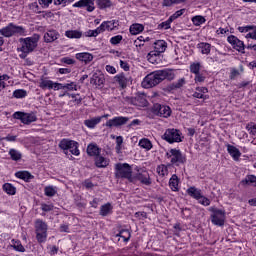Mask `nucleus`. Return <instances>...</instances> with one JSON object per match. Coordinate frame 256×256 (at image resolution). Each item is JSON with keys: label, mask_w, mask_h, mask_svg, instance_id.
<instances>
[{"label": "nucleus", "mask_w": 256, "mask_h": 256, "mask_svg": "<svg viewBox=\"0 0 256 256\" xmlns=\"http://www.w3.org/2000/svg\"><path fill=\"white\" fill-rule=\"evenodd\" d=\"M171 23H173V21L168 18V20L158 25V29H171Z\"/></svg>", "instance_id": "8fccbe9b"}, {"label": "nucleus", "mask_w": 256, "mask_h": 256, "mask_svg": "<svg viewBox=\"0 0 256 256\" xmlns=\"http://www.w3.org/2000/svg\"><path fill=\"white\" fill-rule=\"evenodd\" d=\"M200 199L201 205H204L205 207H209V205H211V200H209L207 197L201 195Z\"/></svg>", "instance_id": "4d7b16f0"}, {"label": "nucleus", "mask_w": 256, "mask_h": 256, "mask_svg": "<svg viewBox=\"0 0 256 256\" xmlns=\"http://www.w3.org/2000/svg\"><path fill=\"white\" fill-rule=\"evenodd\" d=\"M120 67H121V69H123L125 71H129V63H127L123 60H120Z\"/></svg>", "instance_id": "69168bd1"}, {"label": "nucleus", "mask_w": 256, "mask_h": 256, "mask_svg": "<svg viewBox=\"0 0 256 256\" xmlns=\"http://www.w3.org/2000/svg\"><path fill=\"white\" fill-rule=\"evenodd\" d=\"M13 97H15V99H25L27 92L23 89H17L13 92Z\"/></svg>", "instance_id": "37998d69"}, {"label": "nucleus", "mask_w": 256, "mask_h": 256, "mask_svg": "<svg viewBox=\"0 0 256 256\" xmlns=\"http://www.w3.org/2000/svg\"><path fill=\"white\" fill-rule=\"evenodd\" d=\"M99 9H107L113 5L111 0H96Z\"/></svg>", "instance_id": "ea45409f"}, {"label": "nucleus", "mask_w": 256, "mask_h": 256, "mask_svg": "<svg viewBox=\"0 0 256 256\" xmlns=\"http://www.w3.org/2000/svg\"><path fill=\"white\" fill-rule=\"evenodd\" d=\"M53 81L51 80H41L39 84L40 89H53Z\"/></svg>", "instance_id": "79ce46f5"}, {"label": "nucleus", "mask_w": 256, "mask_h": 256, "mask_svg": "<svg viewBox=\"0 0 256 256\" xmlns=\"http://www.w3.org/2000/svg\"><path fill=\"white\" fill-rule=\"evenodd\" d=\"M64 89H67V91H77V85L75 84V82L64 84Z\"/></svg>", "instance_id": "6e6d98bb"}, {"label": "nucleus", "mask_w": 256, "mask_h": 256, "mask_svg": "<svg viewBox=\"0 0 256 256\" xmlns=\"http://www.w3.org/2000/svg\"><path fill=\"white\" fill-rule=\"evenodd\" d=\"M50 249V255H57V253H59V247L57 246H50L49 247Z\"/></svg>", "instance_id": "0e129e2a"}, {"label": "nucleus", "mask_w": 256, "mask_h": 256, "mask_svg": "<svg viewBox=\"0 0 256 256\" xmlns=\"http://www.w3.org/2000/svg\"><path fill=\"white\" fill-rule=\"evenodd\" d=\"M185 13V8L180 9L178 11H176L174 14H172L169 19L170 21H175V19H179V17H181V15H183Z\"/></svg>", "instance_id": "09e8293b"}, {"label": "nucleus", "mask_w": 256, "mask_h": 256, "mask_svg": "<svg viewBox=\"0 0 256 256\" xmlns=\"http://www.w3.org/2000/svg\"><path fill=\"white\" fill-rule=\"evenodd\" d=\"M187 83V81L185 80V78H180L177 80V82H174L170 85H168L164 91H166V93H173V91H177L178 89H182V87Z\"/></svg>", "instance_id": "f3484780"}, {"label": "nucleus", "mask_w": 256, "mask_h": 256, "mask_svg": "<svg viewBox=\"0 0 256 256\" xmlns=\"http://www.w3.org/2000/svg\"><path fill=\"white\" fill-rule=\"evenodd\" d=\"M60 149L64 150L65 155H68L69 151L72 155L79 156V143L69 139H62L59 143Z\"/></svg>", "instance_id": "39448f33"}, {"label": "nucleus", "mask_w": 256, "mask_h": 256, "mask_svg": "<svg viewBox=\"0 0 256 256\" xmlns=\"http://www.w3.org/2000/svg\"><path fill=\"white\" fill-rule=\"evenodd\" d=\"M169 186L172 191H179V177L174 174L169 180Z\"/></svg>", "instance_id": "cd10ccee"}, {"label": "nucleus", "mask_w": 256, "mask_h": 256, "mask_svg": "<svg viewBox=\"0 0 256 256\" xmlns=\"http://www.w3.org/2000/svg\"><path fill=\"white\" fill-rule=\"evenodd\" d=\"M241 185H251L252 187H256V176L247 175L245 179L241 180Z\"/></svg>", "instance_id": "c85d7f7f"}, {"label": "nucleus", "mask_w": 256, "mask_h": 256, "mask_svg": "<svg viewBox=\"0 0 256 256\" xmlns=\"http://www.w3.org/2000/svg\"><path fill=\"white\" fill-rule=\"evenodd\" d=\"M112 210L113 206H111V203L104 204L100 208V215L102 217H107V215H109V213H111Z\"/></svg>", "instance_id": "f704fd0d"}, {"label": "nucleus", "mask_w": 256, "mask_h": 256, "mask_svg": "<svg viewBox=\"0 0 256 256\" xmlns=\"http://www.w3.org/2000/svg\"><path fill=\"white\" fill-rule=\"evenodd\" d=\"M12 247L15 251H19L20 253H25V247L21 244V241L12 240Z\"/></svg>", "instance_id": "a19ab883"}, {"label": "nucleus", "mask_w": 256, "mask_h": 256, "mask_svg": "<svg viewBox=\"0 0 256 256\" xmlns=\"http://www.w3.org/2000/svg\"><path fill=\"white\" fill-rule=\"evenodd\" d=\"M117 25H119V24L115 21H107L106 29H107V31H113V29H115V27H117Z\"/></svg>", "instance_id": "5fc2aeb1"}, {"label": "nucleus", "mask_w": 256, "mask_h": 256, "mask_svg": "<svg viewBox=\"0 0 256 256\" xmlns=\"http://www.w3.org/2000/svg\"><path fill=\"white\" fill-rule=\"evenodd\" d=\"M161 54H159L158 52H155V50L151 51L148 55H147V59L149 61V63H152L153 65L159 63V56Z\"/></svg>", "instance_id": "7c9ffc66"}, {"label": "nucleus", "mask_w": 256, "mask_h": 256, "mask_svg": "<svg viewBox=\"0 0 256 256\" xmlns=\"http://www.w3.org/2000/svg\"><path fill=\"white\" fill-rule=\"evenodd\" d=\"M101 150L99 149V147L95 144H90L87 147V154L90 157H97V155H100Z\"/></svg>", "instance_id": "a878e982"}, {"label": "nucleus", "mask_w": 256, "mask_h": 256, "mask_svg": "<svg viewBox=\"0 0 256 256\" xmlns=\"http://www.w3.org/2000/svg\"><path fill=\"white\" fill-rule=\"evenodd\" d=\"M121 41H123L122 35H117L110 39L111 45H119V43H121Z\"/></svg>", "instance_id": "603ef678"}, {"label": "nucleus", "mask_w": 256, "mask_h": 256, "mask_svg": "<svg viewBox=\"0 0 256 256\" xmlns=\"http://www.w3.org/2000/svg\"><path fill=\"white\" fill-rule=\"evenodd\" d=\"M210 219L213 225L223 227L225 225V211L217 208H211Z\"/></svg>", "instance_id": "9d476101"}, {"label": "nucleus", "mask_w": 256, "mask_h": 256, "mask_svg": "<svg viewBox=\"0 0 256 256\" xmlns=\"http://www.w3.org/2000/svg\"><path fill=\"white\" fill-rule=\"evenodd\" d=\"M152 113L157 115V117H163L164 119H167V117H171V108L169 106L156 103L152 107Z\"/></svg>", "instance_id": "f8f14e48"}, {"label": "nucleus", "mask_w": 256, "mask_h": 256, "mask_svg": "<svg viewBox=\"0 0 256 256\" xmlns=\"http://www.w3.org/2000/svg\"><path fill=\"white\" fill-rule=\"evenodd\" d=\"M41 209H42V211H44L45 213H49V211H53V205L42 204V205H41Z\"/></svg>", "instance_id": "bf43d9fd"}, {"label": "nucleus", "mask_w": 256, "mask_h": 256, "mask_svg": "<svg viewBox=\"0 0 256 256\" xmlns=\"http://www.w3.org/2000/svg\"><path fill=\"white\" fill-rule=\"evenodd\" d=\"M126 105H134L135 107H147V96L143 93H138L134 97L126 96L123 98Z\"/></svg>", "instance_id": "423d86ee"}, {"label": "nucleus", "mask_w": 256, "mask_h": 256, "mask_svg": "<svg viewBox=\"0 0 256 256\" xmlns=\"http://www.w3.org/2000/svg\"><path fill=\"white\" fill-rule=\"evenodd\" d=\"M9 155H10V157H11V159H12V161H21V159H22V157H23V154H21L20 152H19V150H17V149H10L9 150Z\"/></svg>", "instance_id": "c9c22d12"}, {"label": "nucleus", "mask_w": 256, "mask_h": 256, "mask_svg": "<svg viewBox=\"0 0 256 256\" xmlns=\"http://www.w3.org/2000/svg\"><path fill=\"white\" fill-rule=\"evenodd\" d=\"M228 43L232 45L233 49L239 51V53H245V44L243 41L239 40L235 35H230L227 37Z\"/></svg>", "instance_id": "2eb2a0df"}, {"label": "nucleus", "mask_w": 256, "mask_h": 256, "mask_svg": "<svg viewBox=\"0 0 256 256\" xmlns=\"http://www.w3.org/2000/svg\"><path fill=\"white\" fill-rule=\"evenodd\" d=\"M95 165H96V167L103 169L109 165V160H107V158L98 154L95 157Z\"/></svg>", "instance_id": "393cba45"}, {"label": "nucleus", "mask_w": 256, "mask_h": 256, "mask_svg": "<svg viewBox=\"0 0 256 256\" xmlns=\"http://www.w3.org/2000/svg\"><path fill=\"white\" fill-rule=\"evenodd\" d=\"M0 35L3 37H13V35H25V28L9 23L6 27L0 29Z\"/></svg>", "instance_id": "0eeeda50"}, {"label": "nucleus", "mask_w": 256, "mask_h": 256, "mask_svg": "<svg viewBox=\"0 0 256 256\" xmlns=\"http://www.w3.org/2000/svg\"><path fill=\"white\" fill-rule=\"evenodd\" d=\"M205 21H207V19H205V17H203L201 15L192 17V23L195 27H201V25H203V23H205Z\"/></svg>", "instance_id": "58836bf2"}, {"label": "nucleus", "mask_w": 256, "mask_h": 256, "mask_svg": "<svg viewBox=\"0 0 256 256\" xmlns=\"http://www.w3.org/2000/svg\"><path fill=\"white\" fill-rule=\"evenodd\" d=\"M158 175H160L161 177H165V175H167L168 173V169L167 166H165L164 164L159 165L156 169Z\"/></svg>", "instance_id": "de8ad7c7"}, {"label": "nucleus", "mask_w": 256, "mask_h": 256, "mask_svg": "<svg viewBox=\"0 0 256 256\" xmlns=\"http://www.w3.org/2000/svg\"><path fill=\"white\" fill-rule=\"evenodd\" d=\"M145 30V26L142 24H132L130 26V33L131 35H139V33H143Z\"/></svg>", "instance_id": "c756f323"}, {"label": "nucleus", "mask_w": 256, "mask_h": 256, "mask_svg": "<svg viewBox=\"0 0 256 256\" xmlns=\"http://www.w3.org/2000/svg\"><path fill=\"white\" fill-rule=\"evenodd\" d=\"M41 36L39 34H33L31 37L20 38L19 41L22 43V46L17 49L21 54L19 55L20 59H26L29 53H33L37 49Z\"/></svg>", "instance_id": "f03ea898"}, {"label": "nucleus", "mask_w": 256, "mask_h": 256, "mask_svg": "<svg viewBox=\"0 0 256 256\" xmlns=\"http://www.w3.org/2000/svg\"><path fill=\"white\" fill-rule=\"evenodd\" d=\"M115 177L116 179H127L130 183H135L133 168L127 163L115 164Z\"/></svg>", "instance_id": "7ed1b4c3"}, {"label": "nucleus", "mask_w": 256, "mask_h": 256, "mask_svg": "<svg viewBox=\"0 0 256 256\" xmlns=\"http://www.w3.org/2000/svg\"><path fill=\"white\" fill-rule=\"evenodd\" d=\"M139 146L142 147V149H146V151H151V149H153V143L147 138L141 139L139 141Z\"/></svg>", "instance_id": "72a5a7b5"}, {"label": "nucleus", "mask_w": 256, "mask_h": 256, "mask_svg": "<svg viewBox=\"0 0 256 256\" xmlns=\"http://www.w3.org/2000/svg\"><path fill=\"white\" fill-rule=\"evenodd\" d=\"M166 157L170 159V163L175 165V167H179V165H185V163H187V157L181 153V150L176 148L170 149V151L166 153Z\"/></svg>", "instance_id": "20e7f679"}, {"label": "nucleus", "mask_w": 256, "mask_h": 256, "mask_svg": "<svg viewBox=\"0 0 256 256\" xmlns=\"http://www.w3.org/2000/svg\"><path fill=\"white\" fill-rule=\"evenodd\" d=\"M76 59H78V61H81L82 63H91V61H93V54L89 52L77 53Z\"/></svg>", "instance_id": "aec40b11"}, {"label": "nucleus", "mask_w": 256, "mask_h": 256, "mask_svg": "<svg viewBox=\"0 0 256 256\" xmlns=\"http://www.w3.org/2000/svg\"><path fill=\"white\" fill-rule=\"evenodd\" d=\"M187 193L190 197H193V199H201V190L195 188V187H190L187 189Z\"/></svg>", "instance_id": "2f4dec72"}, {"label": "nucleus", "mask_w": 256, "mask_h": 256, "mask_svg": "<svg viewBox=\"0 0 256 256\" xmlns=\"http://www.w3.org/2000/svg\"><path fill=\"white\" fill-rule=\"evenodd\" d=\"M199 71H201V63L196 62L190 65V73H194V75H198Z\"/></svg>", "instance_id": "49530a36"}, {"label": "nucleus", "mask_w": 256, "mask_h": 256, "mask_svg": "<svg viewBox=\"0 0 256 256\" xmlns=\"http://www.w3.org/2000/svg\"><path fill=\"white\" fill-rule=\"evenodd\" d=\"M97 35H99V32L97 29L95 30H88L86 33H85V36L86 37H97Z\"/></svg>", "instance_id": "13d9d810"}, {"label": "nucleus", "mask_w": 256, "mask_h": 256, "mask_svg": "<svg viewBox=\"0 0 256 256\" xmlns=\"http://www.w3.org/2000/svg\"><path fill=\"white\" fill-rule=\"evenodd\" d=\"M90 83L98 89H103L105 87V75L101 71L94 73L90 79Z\"/></svg>", "instance_id": "4468645a"}, {"label": "nucleus", "mask_w": 256, "mask_h": 256, "mask_svg": "<svg viewBox=\"0 0 256 256\" xmlns=\"http://www.w3.org/2000/svg\"><path fill=\"white\" fill-rule=\"evenodd\" d=\"M246 39H254L256 40V27L254 26V30L252 32H249L246 35Z\"/></svg>", "instance_id": "680f3d73"}, {"label": "nucleus", "mask_w": 256, "mask_h": 256, "mask_svg": "<svg viewBox=\"0 0 256 256\" xmlns=\"http://www.w3.org/2000/svg\"><path fill=\"white\" fill-rule=\"evenodd\" d=\"M3 191H5V193L8 195H15V193H17V189L11 183H5L3 185Z\"/></svg>", "instance_id": "e433bc0d"}, {"label": "nucleus", "mask_w": 256, "mask_h": 256, "mask_svg": "<svg viewBox=\"0 0 256 256\" xmlns=\"http://www.w3.org/2000/svg\"><path fill=\"white\" fill-rule=\"evenodd\" d=\"M35 232L38 243L47 241V223L41 219L35 221Z\"/></svg>", "instance_id": "6e6552de"}, {"label": "nucleus", "mask_w": 256, "mask_h": 256, "mask_svg": "<svg viewBox=\"0 0 256 256\" xmlns=\"http://www.w3.org/2000/svg\"><path fill=\"white\" fill-rule=\"evenodd\" d=\"M62 63H65L66 65H73L75 61L72 58L64 57L62 58Z\"/></svg>", "instance_id": "e2e57ef3"}, {"label": "nucleus", "mask_w": 256, "mask_h": 256, "mask_svg": "<svg viewBox=\"0 0 256 256\" xmlns=\"http://www.w3.org/2000/svg\"><path fill=\"white\" fill-rule=\"evenodd\" d=\"M73 7H86V11L92 13V11H95V0H80L74 3Z\"/></svg>", "instance_id": "dca6fc26"}, {"label": "nucleus", "mask_w": 256, "mask_h": 256, "mask_svg": "<svg viewBox=\"0 0 256 256\" xmlns=\"http://www.w3.org/2000/svg\"><path fill=\"white\" fill-rule=\"evenodd\" d=\"M165 79L173 81L175 79V72L169 68L153 71L144 78L142 86L145 89H151V87H157L159 83H163Z\"/></svg>", "instance_id": "f257e3e1"}, {"label": "nucleus", "mask_w": 256, "mask_h": 256, "mask_svg": "<svg viewBox=\"0 0 256 256\" xmlns=\"http://www.w3.org/2000/svg\"><path fill=\"white\" fill-rule=\"evenodd\" d=\"M65 36L68 39H81V37H83V32L79 30H68L65 32Z\"/></svg>", "instance_id": "bb28decb"}, {"label": "nucleus", "mask_w": 256, "mask_h": 256, "mask_svg": "<svg viewBox=\"0 0 256 256\" xmlns=\"http://www.w3.org/2000/svg\"><path fill=\"white\" fill-rule=\"evenodd\" d=\"M61 35L57 30H48L44 34V41L45 43H53L54 41H57Z\"/></svg>", "instance_id": "a211bd4d"}, {"label": "nucleus", "mask_w": 256, "mask_h": 256, "mask_svg": "<svg viewBox=\"0 0 256 256\" xmlns=\"http://www.w3.org/2000/svg\"><path fill=\"white\" fill-rule=\"evenodd\" d=\"M227 151L229 155H231V157L234 159V161H239V157H241V152L239 151V149H237V147L228 144Z\"/></svg>", "instance_id": "b1692460"}, {"label": "nucleus", "mask_w": 256, "mask_h": 256, "mask_svg": "<svg viewBox=\"0 0 256 256\" xmlns=\"http://www.w3.org/2000/svg\"><path fill=\"white\" fill-rule=\"evenodd\" d=\"M167 50V43L165 40H158L154 43V52L161 55V53H165Z\"/></svg>", "instance_id": "4be33fe9"}, {"label": "nucleus", "mask_w": 256, "mask_h": 256, "mask_svg": "<svg viewBox=\"0 0 256 256\" xmlns=\"http://www.w3.org/2000/svg\"><path fill=\"white\" fill-rule=\"evenodd\" d=\"M129 123V117L125 116H116L108 121H106L105 126L109 127V129H112V127H123V125H127Z\"/></svg>", "instance_id": "ddd939ff"}, {"label": "nucleus", "mask_w": 256, "mask_h": 256, "mask_svg": "<svg viewBox=\"0 0 256 256\" xmlns=\"http://www.w3.org/2000/svg\"><path fill=\"white\" fill-rule=\"evenodd\" d=\"M102 119L103 117L90 118L84 121V125L87 126L88 129H95V127L101 123Z\"/></svg>", "instance_id": "412c9836"}, {"label": "nucleus", "mask_w": 256, "mask_h": 256, "mask_svg": "<svg viewBox=\"0 0 256 256\" xmlns=\"http://www.w3.org/2000/svg\"><path fill=\"white\" fill-rule=\"evenodd\" d=\"M162 139L167 141V143H181V131L175 128L166 129L165 133L162 135Z\"/></svg>", "instance_id": "1a4fd4ad"}, {"label": "nucleus", "mask_w": 256, "mask_h": 256, "mask_svg": "<svg viewBox=\"0 0 256 256\" xmlns=\"http://www.w3.org/2000/svg\"><path fill=\"white\" fill-rule=\"evenodd\" d=\"M199 49L203 55H209L211 53V44L202 42L198 44Z\"/></svg>", "instance_id": "4c0bfd02"}, {"label": "nucleus", "mask_w": 256, "mask_h": 256, "mask_svg": "<svg viewBox=\"0 0 256 256\" xmlns=\"http://www.w3.org/2000/svg\"><path fill=\"white\" fill-rule=\"evenodd\" d=\"M39 5H43V7H49L53 0H38Z\"/></svg>", "instance_id": "052dcab7"}, {"label": "nucleus", "mask_w": 256, "mask_h": 256, "mask_svg": "<svg viewBox=\"0 0 256 256\" xmlns=\"http://www.w3.org/2000/svg\"><path fill=\"white\" fill-rule=\"evenodd\" d=\"M114 79L116 83L119 84L121 89L127 88V83H129V78H127V76H125L123 73L116 75Z\"/></svg>", "instance_id": "5701e85b"}, {"label": "nucleus", "mask_w": 256, "mask_h": 256, "mask_svg": "<svg viewBox=\"0 0 256 256\" xmlns=\"http://www.w3.org/2000/svg\"><path fill=\"white\" fill-rule=\"evenodd\" d=\"M246 129L250 135H256V124L249 123L246 125Z\"/></svg>", "instance_id": "3c124183"}, {"label": "nucleus", "mask_w": 256, "mask_h": 256, "mask_svg": "<svg viewBox=\"0 0 256 256\" xmlns=\"http://www.w3.org/2000/svg\"><path fill=\"white\" fill-rule=\"evenodd\" d=\"M14 119H19L24 125H31L37 121V115L35 113L15 112L13 114Z\"/></svg>", "instance_id": "9b49d317"}, {"label": "nucleus", "mask_w": 256, "mask_h": 256, "mask_svg": "<svg viewBox=\"0 0 256 256\" xmlns=\"http://www.w3.org/2000/svg\"><path fill=\"white\" fill-rule=\"evenodd\" d=\"M135 181H140L143 183V185H151V178L149 177V173L143 172V173H138L135 176H133Z\"/></svg>", "instance_id": "6ab92c4d"}, {"label": "nucleus", "mask_w": 256, "mask_h": 256, "mask_svg": "<svg viewBox=\"0 0 256 256\" xmlns=\"http://www.w3.org/2000/svg\"><path fill=\"white\" fill-rule=\"evenodd\" d=\"M44 193L46 197H55V195H57V190H55L53 186H47L44 189Z\"/></svg>", "instance_id": "a18cd8bd"}, {"label": "nucleus", "mask_w": 256, "mask_h": 256, "mask_svg": "<svg viewBox=\"0 0 256 256\" xmlns=\"http://www.w3.org/2000/svg\"><path fill=\"white\" fill-rule=\"evenodd\" d=\"M195 81H196V83H203V81H205V77L203 75H201L200 73H198L195 76Z\"/></svg>", "instance_id": "338daca9"}, {"label": "nucleus", "mask_w": 256, "mask_h": 256, "mask_svg": "<svg viewBox=\"0 0 256 256\" xmlns=\"http://www.w3.org/2000/svg\"><path fill=\"white\" fill-rule=\"evenodd\" d=\"M252 29H255V26L249 25V26H240V27H238V31L240 33H247L248 31H252Z\"/></svg>", "instance_id": "864d4df0"}, {"label": "nucleus", "mask_w": 256, "mask_h": 256, "mask_svg": "<svg viewBox=\"0 0 256 256\" xmlns=\"http://www.w3.org/2000/svg\"><path fill=\"white\" fill-rule=\"evenodd\" d=\"M238 75H240L239 70L233 68V69L231 70L230 78H231V79H235V77H238Z\"/></svg>", "instance_id": "774afa93"}, {"label": "nucleus", "mask_w": 256, "mask_h": 256, "mask_svg": "<svg viewBox=\"0 0 256 256\" xmlns=\"http://www.w3.org/2000/svg\"><path fill=\"white\" fill-rule=\"evenodd\" d=\"M15 177L18 179H22L23 181H30V179H33V175L27 171H19L15 173Z\"/></svg>", "instance_id": "473e14b6"}, {"label": "nucleus", "mask_w": 256, "mask_h": 256, "mask_svg": "<svg viewBox=\"0 0 256 256\" xmlns=\"http://www.w3.org/2000/svg\"><path fill=\"white\" fill-rule=\"evenodd\" d=\"M120 237L123 239L124 243L129 242V239H131V232L127 229L120 230Z\"/></svg>", "instance_id": "c03bdc74"}]
</instances>
